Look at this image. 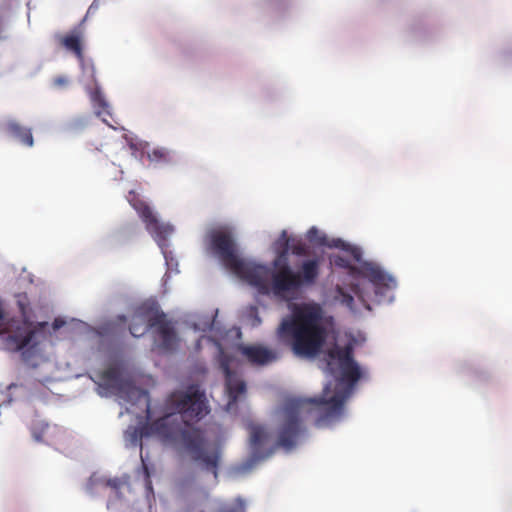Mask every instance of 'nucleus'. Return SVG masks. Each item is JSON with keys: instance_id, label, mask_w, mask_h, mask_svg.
<instances>
[{"instance_id": "obj_11", "label": "nucleus", "mask_w": 512, "mask_h": 512, "mask_svg": "<svg viewBox=\"0 0 512 512\" xmlns=\"http://www.w3.org/2000/svg\"><path fill=\"white\" fill-rule=\"evenodd\" d=\"M99 378V386L113 394L123 393L130 387V382L124 379L121 370L116 366L104 370Z\"/></svg>"}, {"instance_id": "obj_28", "label": "nucleus", "mask_w": 512, "mask_h": 512, "mask_svg": "<svg viewBox=\"0 0 512 512\" xmlns=\"http://www.w3.org/2000/svg\"><path fill=\"white\" fill-rule=\"evenodd\" d=\"M351 252H352V255H353L354 259H355L356 261H359V260H360V258H361V253H360V251H359L358 249H356V248H352V249H351Z\"/></svg>"}, {"instance_id": "obj_1", "label": "nucleus", "mask_w": 512, "mask_h": 512, "mask_svg": "<svg viewBox=\"0 0 512 512\" xmlns=\"http://www.w3.org/2000/svg\"><path fill=\"white\" fill-rule=\"evenodd\" d=\"M209 411L206 395L198 386L173 391L165 399L164 415L140 428L129 427L126 440L142 448L143 437L155 436L164 444L181 446L193 461L201 463L217 479L221 451L218 447L209 448L204 431L193 425Z\"/></svg>"}, {"instance_id": "obj_26", "label": "nucleus", "mask_w": 512, "mask_h": 512, "mask_svg": "<svg viewBox=\"0 0 512 512\" xmlns=\"http://www.w3.org/2000/svg\"><path fill=\"white\" fill-rule=\"evenodd\" d=\"M68 78L64 75H58L53 79V85L58 88H63L68 85Z\"/></svg>"}, {"instance_id": "obj_20", "label": "nucleus", "mask_w": 512, "mask_h": 512, "mask_svg": "<svg viewBox=\"0 0 512 512\" xmlns=\"http://www.w3.org/2000/svg\"><path fill=\"white\" fill-rule=\"evenodd\" d=\"M221 512H246L245 501L237 498L231 506L224 507Z\"/></svg>"}, {"instance_id": "obj_12", "label": "nucleus", "mask_w": 512, "mask_h": 512, "mask_svg": "<svg viewBox=\"0 0 512 512\" xmlns=\"http://www.w3.org/2000/svg\"><path fill=\"white\" fill-rule=\"evenodd\" d=\"M238 351L252 365L263 366L277 359L276 353L261 345H239Z\"/></svg>"}, {"instance_id": "obj_24", "label": "nucleus", "mask_w": 512, "mask_h": 512, "mask_svg": "<svg viewBox=\"0 0 512 512\" xmlns=\"http://www.w3.org/2000/svg\"><path fill=\"white\" fill-rule=\"evenodd\" d=\"M318 230L316 227H311L307 232V237L310 241H316L317 243L323 245L325 244V237H321L317 239Z\"/></svg>"}, {"instance_id": "obj_15", "label": "nucleus", "mask_w": 512, "mask_h": 512, "mask_svg": "<svg viewBox=\"0 0 512 512\" xmlns=\"http://www.w3.org/2000/svg\"><path fill=\"white\" fill-rule=\"evenodd\" d=\"M155 311H143L139 310L132 318L131 323L129 325V331L132 336L140 337L144 335L149 329H154V327H150L149 318L153 315Z\"/></svg>"}, {"instance_id": "obj_7", "label": "nucleus", "mask_w": 512, "mask_h": 512, "mask_svg": "<svg viewBox=\"0 0 512 512\" xmlns=\"http://www.w3.org/2000/svg\"><path fill=\"white\" fill-rule=\"evenodd\" d=\"M128 201L145 223L146 229L154 236L158 244L161 245V242H164L172 233V227L170 225L160 223L154 215L151 207L145 201L140 199L136 193L130 192Z\"/></svg>"}, {"instance_id": "obj_27", "label": "nucleus", "mask_w": 512, "mask_h": 512, "mask_svg": "<svg viewBox=\"0 0 512 512\" xmlns=\"http://www.w3.org/2000/svg\"><path fill=\"white\" fill-rule=\"evenodd\" d=\"M142 462H143V468H144V471H145V474H146V477H147V485H148L149 488H151V481L149 480V478H150L149 469L144 464V460L143 459H142Z\"/></svg>"}, {"instance_id": "obj_10", "label": "nucleus", "mask_w": 512, "mask_h": 512, "mask_svg": "<svg viewBox=\"0 0 512 512\" xmlns=\"http://www.w3.org/2000/svg\"><path fill=\"white\" fill-rule=\"evenodd\" d=\"M220 368L225 376V387L229 396L228 405L236 404L238 398L246 393L245 382L230 369L229 359L224 357L220 361Z\"/></svg>"}, {"instance_id": "obj_13", "label": "nucleus", "mask_w": 512, "mask_h": 512, "mask_svg": "<svg viewBox=\"0 0 512 512\" xmlns=\"http://www.w3.org/2000/svg\"><path fill=\"white\" fill-rule=\"evenodd\" d=\"M58 41L62 47L67 51L72 52L76 58L80 61H84V53L82 47V31L80 29H74L69 34L64 36H58Z\"/></svg>"}, {"instance_id": "obj_9", "label": "nucleus", "mask_w": 512, "mask_h": 512, "mask_svg": "<svg viewBox=\"0 0 512 512\" xmlns=\"http://www.w3.org/2000/svg\"><path fill=\"white\" fill-rule=\"evenodd\" d=\"M150 327H154L157 346L163 352H173L178 345V337L171 321L163 312L155 311L149 318Z\"/></svg>"}, {"instance_id": "obj_17", "label": "nucleus", "mask_w": 512, "mask_h": 512, "mask_svg": "<svg viewBox=\"0 0 512 512\" xmlns=\"http://www.w3.org/2000/svg\"><path fill=\"white\" fill-rule=\"evenodd\" d=\"M6 130L12 137L18 139L22 144L28 147L33 146L34 140L30 128L22 126L17 121H9L6 124Z\"/></svg>"}, {"instance_id": "obj_19", "label": "nucleus", "mask_w": 512, "mask_h": 512, "mask_svg": "<svg viewBox=\"0 0 512 512\" xmlns=\"http://www.w3.org/2000/svg\"><path fill=\"white\" fill-rule=\"evenodd\" d=\"M267 438L265 429L261 426H253L251 428L250 443L253 449V453L257 458H264L259 455V449Z\"/></svg>"}, {"instance_id": "obj_21", "label": "nucleus", "mask_w": 512, "mask_h": 512, "mask_svg": "<svg viewBox=\"0 0 512 512\" xmlns=\"http://www.w3.org/2000/svg\"><path fill=\"white\" fill-rule=\"evenodd\" d=\"M338 293L340 302L343 305L347 306L350 310L355 311V308L353 306L354 297L348 293H345L342 288H338Z\"/></svg>"}, {"instance_id": "obj_23", "label": "nucleus", "mask_w": 512, "mask_h": 512, "mask_svg": "<svg viewBox=\"0 0 512 512\" xmlns=\"http://www.w3.org/2000/svg\"><path fill=\"white\" fill-rule=\"evenodd\" d=\"M149 157L152 160H166L168 157V152L163 148L154 149L150 154Z\"/></svg>"}, {"instance_id": "obj_16", "label": "nucleus", "mask_w": 512, "mask_h": 512, "mask_svg": "<svg viewBox=\"0 0 512 512\" xmlns=\"http://www.w3.org/2000/svg\"><path fill=\"white\" fill-rule=\"evenodd\" d=\"M290 241L291 239L288 237L287 232L283 230L279 239L277 240V244L280 245V249L277 252L276 258L272 262L274 268L273 271H281L283 267L290 266L288 263Z\"/></svg>"}, {"instance_id": "obj_8", "label": "nucleus", "mask_w": 512, "mask_h": 512, "mask_svg": "<svg viewBox=\"0 0 512 512\" xmlns=\"http://www.w3.org/2000/svg\"><path fill=\"white\" fill-rule=\"evenodd\" d=\"M38 331L31 328V326L23 322L18 324L16 329L10 333H0L1 339L4 341L6 349L10 351L23 350L22 356L25 360L31 350L35 349L38 345L36 339Z\"/></svg>"}, {"instance_id": "obj_6", "label": "nucleus", "mask_w": 512, "mask_h": 512, "mask_svg": "<svg viewBox=\"0 0 512 512\" xmlns=\"http://www.w3.org/2000/svg\"><path fill=\"white\" fill-rule=\"evenodd\" d=\"M362 273L372 286L374 295L373 297L368 295L365 287L361 288L358 285L353 288V291L362 305L370 310V301L381 302L385 299L387 293L396 287V280L379 267L371 264H366Z\"/></svg>"}, {"instance_id": "obj_4", "label": "nucleus", "mask_w": 512, "mask_h": 512, "mask_svg": "<svg viewBox=\"0 0 512 512\" xmlns=\"http://www.w3.org/2000/svg\"><path fill=\"white\" fill-rule=\"evenodd\" d=\"M265 274L260 273L256 290L259 294H273L277 298L287 299L302 286L313 285L320 272L319 259H308L302 262L298 272H294L290 266H285L281 271H271L264 265Z\"/></svg>"}, {"instance_id": "obj_25", "label": "nucleus", "mask_w": 512, "mask_h": 512, "mask_svg": "<svg viewBox=\"0 0 512 512\" xmlns=\"http://www.w3.org/2000/svg\"><path fill=\"white\" fill-rule=\"evenodd\" d=\"M333 263L335 264V266H338V267H341V268H345V269H349L351 268V264H350V261L344 257H341V256H337L334 258L333 260Z\"/></svg>"}, {"instance_id": "obj_22", "label": "nucleus", "mask_w": 512, "mask_h": 512, "mask_svg": "<svg viewBox=\"0 0 512 512\" xmlns=\"http://www.w3.org/2000/svg\"><path fill=\"white\" fill-rule=\"evenodd\" d=\"M290 251L296 256H306L308 253L307 247L302 241H297L290 244Z\"/></svg>"}, {"instance_id": "obj_5", "label": "nucleus", "mask_w": 512, "mask_h": 512, "mask_svg": "<svg viewBox=\"0 0 512 512\" xmlns=\"http://www.w3.org/2000/svg\"><path fill=\"white\" fill-rule=\"evenodd\" d=\"M205 241L208 248L227 269L256 289L260 273L266 272L264 265L238 256L234 236L229 227L220 226L210 229L205 236Z\"/></svg>"}, {"instance_id": "obj_18", "label": "nucleus", "mask_w": 512, "mask_h": 512, "mask_svg": "<svg viewBox=\"0 0 512 512\" xmlns=\"http://www.w3.org/2000/svg\"><path fill=\"white\" fill-rule=\"evenodd\" d=\"M91 100L96 107V114L102 117L103 122L113 127L106 119V116H111L110 106L98 89L91 94Z\"/></svg>"}, {"instance_id": "obj_3", "label": "nucleus", "mask_w": 512, "mask_h": 512, "mask_svg": "<svg viewBox=\"0 0 512 512\" xmlns=\"http://www.w3.org/2000/svg\"><path fill=\"white\" fill-rule=\"evenodd\" d=\"M278 334L296 356L315 357L328 336L323 309L318 304H304L295 308L291 318L281 322Z\"/></svg>"}, {"instance_id": "obj_14", "label": "nucleus", "mask_w": 512, "mask_h": 512, "mask_svg": "<svg viewBox=\"0 0 512 512\" xmlns=\"http://www.w3.org/2000/svg\"><path fill=\"white\" fill-rule=\"evenodd\" d=\"M30 432L35 441L49 443L54 440L59 429L42 419H34L30 425Z\"/></svg>"}, {"instance_id": "obj_2", "label": "nucleus", "mask_w": 512, "mask_h": 512, "mask_svg": "<svg viewBox=\"0 0 512 512\" xmlns=\"http://www.w3.org/2000/svg\"><path fill=\"white\" fill-rule=\"evenodd\" d=\"M326 362V370L329 374L339 375L334 394L329 396L330 384H328L320 396L288 400L282 409L277 431L276 445L278 447L290 451L296 446L299 438L306 432L301 414L308 407L319 413L316 420L317 426H322L341 417L345 401L350 397L355 384L361 378L360 367L354 360L353 345L346 344L343 347L334 345L327 352Z\"/></svg>"}]
</instances>
